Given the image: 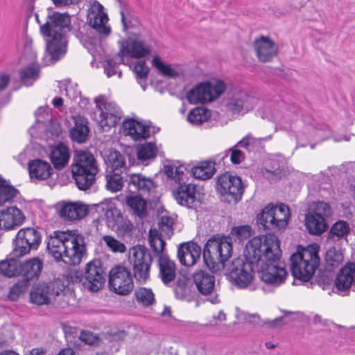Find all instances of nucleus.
<instances>
[{
  "mask_svg": "<svg viewBox=\"0 0 355 355\" xmlns=\"http://www.w3.org/2000/svg\"><path fill=\"white\" fill-rule=\"evenodd\" d=\"M87 214V207L80 202L64 203L60 209L59 215L64 220H80Z\"/></svg>",
  "mask_w": 355,
  "mask_h": 355,
  "instance_id": "27",
  "label": "nucleus"
},
{
  "mask_svg": "<svg viewBox=\"0 0 355 355\" xmlns=\"http://www.w3.org/2000/svg\"><path fill=\"white\" fill-rule=\"evenodd\" d=\"M108 16L104 10V7L98 1H94L92 10L87 17L88 24L100 35L107 37L111 33V28L107 26Z\"/></svg>",
  "mask_w": 355,
  "mask_h": 355,
  "instance_id": "20",
  "label": "nucleus"
},
{
  "mask_svg": "<svg viewBox=\"0 0 355 355\" xmlns=\"http://www.w3.org/2000/svg\"><path fill=\"white\" fill-rule=\"evenodd\" d=\"M252 228L248 225L233 227L229 236V241L232 243V241L241 243L251 236Z\"/></svg>",
  "mask_w": 355,
  "mask_h": 355,
  "instance_id": "41",
  "label": "nucleus"
},
{
  "mask_svg": "<svg viewBox=\"0 0 355 355\" xmlns=\"http://www.w3.org/2000/svg\"><path fill=\"white\" fill-rule=\"evenodd\" d=\"M244 256L258 266L261 281L268 285L278 286L288 276L284 263L280 262V241L274 234L251 239L245 245Z\"/></svg>",
  "mask_w": 355,
  "mask_h": 355,
  "instance_id": "1",
  "label": "nucleus"
},
{
  "mask_svg": "<svg viewBox=\"0 0 355 355\" xmlns=\"http://www.w3.org/2000/svg\"><path fill=\"white\" fill-rule=\"evenodd\" d=\"M130 254L135 278L141 283H145L149 278L153 262L150 251L144 245H137L130 250Z\"/></svg>",
  "mask_w": 355,
  "mask_h": 355,
  "instance_id": "14",
  "label": "nucleus"
},
{
  "mask_svg": "<svg viewBox=\"0 0 355 355\" xmlns=\"http://www.w3.org/2000/svg\"><path fill=\"white\" fill-rule=\"evenodd\" d=\"M125 135H130L135 140L147 139L150 137L149 127L135 119H127L123 122Z\"/></svg>",
  "mask_w": 355,
  "mask_h": 355,
  "instance_id": "29",
  "label": "nucleus"
},
{
  "mask_svg": "<svg viewBox=\"0 0 355 355\" xmlns=\"http://www.w3.org/2000/svg\"><path fill=\"white\" fill-rule=\"evenodd\" d=\"M108 283L110 288L121 295L129 294L134 288L130 270L121 265L115 266L110 270Z\"/></svg>",
  "mask_w": 355,
  "mask_h": 355,
  "instance_id": "16",
  "label": "nucleus"
},
{
  "mask_svg": "<svg viewBox=\"0 0 355 355\" xmlns=\"http://www.w3.org/2000/svg\"><path fill=\"white\" fill-rule=\"evenodd\" d=\"M107 162L111 168L112 172H117L119 169L123 168L125 165V158L117 150H112L110 152L107 156Z\"/></svg>",
  "mask_w": 355,
  "mask_h": 355,
  "instance_id": "49",
  "label": "nucleus"
},
{
  "mask_svg": "<svg viewBox=\"0 0 355 355\" xmlns=\"http://www.w3.org/2000/svg\"><path fill=\"white\" fill-rule=\"evenodd\" d=\"M174 293L176 298L189 301L191 298V289L185 279L179 278L174 287Z\"/></svg>",
  "mask_w": 355,
  "mask_h": 355,
  "instance_id": "47",
  "label": "nucleus"
},
{
  "mask_svg": "<svg viewBox=\"0 0 355 355\" xmlns=\"http://www.w3.org/2000/svg\"><path fill=\"white\" fill-rule=\"evenodd\" d=\"M203 113L205 111L200 108H194L191 110L187 116L188 121L193 124H201L202 123V116H200V112Z\"/></svg>",
  "mask_w": 355,
  "mask_h": 355,
  "instance_id": "60",
  "label": "nucleus"
},
{
  "mask_svg": "<svg viewBox=\"0 0 355 355\" xmlns=\"http://www.w3.org/2000/svg\"><path fill=\"white\" fill-rule=\"evenodd\" d=\"M229 152L231 153L230 161L234 164H239L245 159V154L243 152L234 146L225 152V155H223V159L228 157Z\"/></svg>",
  "mask_w": 355,
  "mask_h": 355,
  "instance_id": "57",
  "label": "nucleus"
},
{
  "mask_svg": "<svg viewBox=\"0 0 355 355\" xmlns=\"http://www.w3.org/2000/svg\"><path fill=\"white\" fill-rule=\"evenodd\" d=\"M254 46L258 60L261 62H270L277 55V46L268 37L261 36L256 39Z\"/></svg>",
  "mask_w": 355,
  "mask_h": 355,
  "instance_id": "25",
  "label": "nucleus"
},
{
  "mask_svg": "<svg viewBox=\"0 0 355 355\" xmlns=\"http://www.w3.org/2000/svg\"><path fill=\"white\" fill-rule=\"evenodd\" d=\"M155 257L157 259L159 277L165 285L173 282L176 277V265L164 252L166 242L161 238H151L149 241Z\"/></svg>",
  "mask_w": 355,
  "mask_h": 355,
  "instance_id": "11",
  "label": "nucleus"
},
{
  "mask_svg": "<svg viewBox=\"0 0 355 355\" xmlns=\"http://www.w3.org/2000/svg\"><path fill=\"white\" fill-rule=\"evenodd\" d=\"M44 268V261L38 257L20 261L19 275L21 279L10 289L9 297L17 300L19 295L27 291L29 286L38 280Z\"/></svg>",
  "mask_w": 355,
  "mask_h": 355,
  "instance_id": "7",
  "label": "nucleus"
},
{
  "mask_svg": "<svg viewBox=\"0 0 355 355\" xmlns=\"http://www.w3.org/2000/svg\"><path fill=\"white\" fill-rule=\"evenodd\" d=\"M257 102L255 97L241 92L229 99L227 106L234 114H239L252 110Z\"/></svg>",
  "mask_w": 355,
  "mask_h": 355,
  "instance_id": "26",
  "label": "nucleus"
},
{
  "mask_svg": "<svg viewBox=\"0 0 355 355\" xmlns=\"http://www.w3.org/2000/svg\"><path fill=\"white\" fill-rule=\"evenodd\" d=\"M343 261V254L335 247L327 251L324 256V268L327 271L334 272Z\"/></svg>",
  "mask_w": 355,
  "mask_h": 355,
  "instance_id": "39",
  "label": "nucleus"
},
{
  "mask_svg": "<svg viewBox=\"0 0 355 355\" xmlns=\"http://www.w3.org/2000/svg\"><path fill=\"white\" fill-rule=\"evenodd\" d=\"M305 225L309 234L320 235L328 227L327 220L322 217H315L311 214H306Z\"/></svg>",
  "mask_w": 355,
  "mask_h": 355,
  "instance_id": "35",
  "label": "nucleus"
},
{
  "mask_svg": "<svg viewBox=\"0 0 355 355\" xmlns=\"http://www.w3.org/2000/svg\"><path fill=\"white\" fill-rule=\"evenodd\" d=\"M182 167V166H175V180L178 182L179 186L174 193L175 198L180 205L188 208H194L197 202L196 196V187L193 184L181 182L184 175Z\"/></svg>",
  "mask_w": 355,
  "mask_h": 355,
  "instance_id": "17",
  "label": "nucleus"
},
{
  "mask_svg": "<svg viewBox=\"0 0 355 355\" xmlns=\"http://www.w3.org/2000/svg\"><path fill=\"white\" fill-rule=\"evenodd\" d=\"M71 171L79 190L86 191L96 180L98 168L94 155L87 150H76L73 157Z\"/></svg>",
  "mask_w": 355,
  "mask_h": 355,
  "instance_id": "5",
  "label": "nucleus"
},
{
  "mask_svg": "<svg viewBox=\"0 0 355 355\" xmlns=\"http://www.w3.org/2000/svg\"><path fill=\"white\" fill-rule=\"evenodd\" d=\"M290 209L283 203L273 205L272 203L265 207L257 216V223L263 230L285 229L290 219Z\"/></svg>",
  "mask_w": 355,
  "mask_h": 355,
  "instance_id": "8",
  "label": "nucleus"
},
{
  "mask_svg": "<svg viewBox=\"0 0 355 355\" xmlns=\"http://www.w3.org/2000/svg\"><path fill=\"white\" fill-rule=\"evenodd\" d=\"M20 81L26 87L32 86L40 78V67L37 63L32 62L19 71Z\"/></svg>",
  "mask_w": 355,
  "mask_h": 355,
  "instance_id": "33",
  "label": "nucleus"
},
{
  "mask_svg": "<svg viewBox=\"0 0 355 355\" xmlns=\"http://www.w3.org/2000/svg\"><path fill=\"white\" fill-rule=\"evenodd\" d=\"M306 214H311L315 217H322L327 220L331 215V209L328 203L318 201L309 206Z\"/></svg>",
  "mask_w": 355,
  "mask_h": 355,
  "instance_id": "45",
  "label": "nucleus"
},
{
  "mask_svg": "<svg viewBox=\"0 0 355 355\" xmlns=\"http://www.w3.org/2000/svg\"><path fill=\"white\" fill-rule=\"evenodd\" d=\"M71 30V16L67 12H59L48 8L46 21L40 27V33L46 39V51L50 60L58 61L67 51V33Z\"/></svg>",
  "mask_w": 355,
  "mask_h": 355,
  "instance_id": "2",
  "label": "nucleus"
},
{
  "mask_svg": "<svg viewBox=\"0 0 355 355\" xmlns=\"http://www.w3.org/2000/svg\"><path fill=\"white\" fill-rule=\"evenodd\" d=\"M42 236L40 232L33 227L19 230L12 241L14 257H22L30 254L32 250H37L41 243Z\"/></svg>",
  "mask_w": 355,
  "mask_h": 355,
  "instance_id": "13",
  "label": "nucleus"
},
{
  "mask_svg": "<svg viewBox=\"0 0 355 355\" xmlns=\"http://www.w3.org/2000/svg\"><path fill=\"white\" fill-rule=\"evenodd\" d=\"M284 315L278 318H275L272 320H267L261 323L260 318L257 314L250 315L249 317L252 318V320L249 322L254 325L257 326H263L264 324H268L269 327L272 328H278L283 326L284 324L287 323L288 321H286V318H288L291 315H293V313L291 311H283Z\"/></svg>",
  "mask_w": 355,
  "mask_h": 355,
  "instance_id": "42",
  "label": "nucleus"
},
{
  "mask_svg": "<svg viewBox=\"0 0 355 355\" xmlns=\"http://www.w3.org/2000/svg\"><path fill=\"white\" fill-rule=\"evenodd\" d=\"M193 282L199 293L208 296L207 301L211 304H218L220 300L216 289V279L211 272L200 270L193 274Z\"/></svg>",
  "mask_w": 355,
  "mask_h": 355,
  "instance_id": "18",
  "label": "nucleus"
},
{
  "mask_svg": "<svg viewBox=\"0 0 355 355\" xmlns=\"http://www.w3.org/2000/svg\"><path fill=\"white\" fill-rule=\"evenodd\" d=\"M87 123L83 118L75 120V125L70 130V137L73 141L80 144L85 142L89 132Z\"/></svg>",
  "mask_w": 355,
  "mask_h": 355,
  "instance_id": "37",
  "label": "nucleus"
},
{
  "mask_svg": "<svg viewBox=\"0 0 355 355\" xmlns=\"http://www.w3.org/2000/svg\"><path fill=\"white\" fill-rule=\"evenodd\" d=\"M284 170L278 161H273L271 168H266L263 175L269 178L270 175L274 177L275 180L280 179L284 175Z\"/></svg>",
  "mask_w": 355,
  "mask_h": 355,
  "instance_id": "56",
  "label": "nucleus"
},
{
  "mask_svg": "<svg viewBox=\"0 0 355 355\" xmlns=\"http://www.w3.org/2000/svg\"><path fill=\"white\" fill-rule=\"evenodd\" d=\"M49 158L55 169L62 170L69 163V149L63 143L60 142L51 148Z\"/></svg>",
  "mask_w": 355,
  "mask_h": 355,
  "instance_id": "28",
  "label": "nucleus"
},
{
  "mask_svg": "<svg viewBox=\"0 0 355 355\" xmlns=\"http://www.w3.org/2000/svg\"><path fill=\"white\" fill-rule=\"evenodd\" d=\"M157 150L155 144L151 142H145L143 144L138 145L135 153L136 158L134 155H131V153H127L130 166L148 165V161L155 159Z\"/></svg>",
  "mask_w": 355,
  "mask_h": 355,
  "instance_id": "23",
  "label": "nucleus"
},
{
  "mask_svg": "<svg viewBox=\"0 0 355 355\" xmlns=\"http://www.w3.org/2000/svg\"><path fill=\"white\" fill-rule=\"evenodd\" d=\"M46 249L55 261L78 265L86 252L85 238L77 231H54L49 238Z\"/></svg>",
  "mask_w": 355,
  "mask_h": 355,
  "instance_id": "3",
  "label": "nucleus"
},
{
  "mask_svg": "<svg viewBox=\"0 0 355 355\" xmlns=\"http://www.w3.org/2000/svg\"><path fill=\"white\" fill-rule=\"evenodd\" d=\"M133 71L136 74L137 79H144L148 75L149 69L145 61L139 60L135 64Z\"/></svg>",
  "mask_w": 355,
  "mask_h": 355,
  "instance_id": "58",
  "label": "nucleus"
},
{
  "mask_svg": "<svg viewBox=\"0 0 355 355\" xmlns=\"http://www.w3.org/2000/svg\"><path fill=\"white\" fill-rule=\"evenodd\" d=\"M103 216L106 219L107 225L112 227H114L116 225L121 217V211L115 207L114 202L110 205L109 209H107V211L105 212V215Z\"/></svg>",
  "mask_w": 355,
  "mask_h": 355,
  "instance_id": "53",
  "label": "nucleus"
},
{
  "mask_svg": "<svg viewBox=\"0 0 355 355\" xmlns=\"http://www.w3.org/2000/svg\"><path fill=\"white\" fill-rule=\"evenodd\" d=\"M349 232L350 227L348 223L345 220H338L331 226L329 232L328 239L336 238V240L338 241L347 236Z\"/></svg>",
  "mask_w": 355,
  "mask_h": 355,
  "instance_id": "44",
  "label": "nucleus"
},
{
  "mask_svg": "<svg viewBox=\"0 0 355 355\" xmlns=\"http://www.w3.org/2000/svg\"><path fill=\"white\" fill-rule=\"evenodd\" d=\"M201 255V248L195 242L189 241L180 244L178 248V257L181 264L186 266H193Z\"/></svg>",
  "mask_w": 355,
  "mask_h": 355,
  "instance_id": "24",
  "label": "nucleus"
},
{
  "mask_svg": "<svg viewBox=\"0 0 355 355\" xmlns=\"http://www.w3.org/2000/svg\"><path fill=\"white\" fill-rule=\"evenodd\" d=\"M94 102L99 112L96 120L102 128L114 127L120 122L123 112L115 103L106 102L103 95L96 97Z\"/></svg>",
  "mask_w": 355,
  "mask_h": 355,
  "instance_id": "15",
  "label": "nucleus"
},
{
  "mask_svg": "<svg viewBox=\"0 0 355 355\" xmlns=\"http://www.w3.org/2000/svg\"><path fill=\"white\" fill-rule=\"evenodd\" d=\"M152 64L164 76L173 78L176 76L178 74V73L172 69L170 65L166 64L157 56L153 58Z\"/></svg>",
  "mask_w": 355,
  "mask_h": 355,
  "instance_id": "54",
  "label": "nucleus"
},
{
  "mask_svg": "<svg viewBox=\"0 0 355 355\" xmlns=\"http://www.w3.org/2000/svg\"><path fill=\"white\" fill-rule=\"evenodd\" d=\"M173 225L174 219L171 216L167 215L162 216L158 223V227L160 231L159 235H157L154 238L159 237L163 240L164 237L170 239L174 232ZM150 237L153 238L151 235ZM150 239V238H149V240Z\"/></svg>",
  "mask_w": 355,
  "mask_h": 355,
  "instance_id": "43",
  "label": "nucleus"
},
{
  "mask_svg": "<svg viewBox=\"0 0 355 355\" xmlns=\"http://www.w3.org/2000/svg\"><path fill=\"white\" fill-rule=\"evenodd\" d=\"M119 6H120V15L121 17V21L123 24V31L128 30L130 26L126 20V15L128 14V9L125 3L122 1H119Z\"/></svg>",
  "mask_w": 355,
  "mask_h": 355,
  "instance_id": "61",
  "label": "nucleus"
},
{
  "mask_svg": "<svg viewBox=\"0 0 355 355\" xmlns=\"http://www.w3.org/2000/svg\"><path fill=\"white\" fill-rule=\"evenodd\" d=\"M103 241L107 245V247L113 252H125L126 250L125 245L116 240L112 236L106 235L103 236Z\"/></svg>",
  "mask_w": 355,
  "mask_h": 355,
  "instance_id": "55",
  "label": "nucleus"
},
{
  "mask_svg": "<svg viewBox=\"0 0 355 355\" xmlns=\"http://www.w3.org/2000/svg\"><path fill=\"white\" fill-rule=\"evenodd\" d=\"M232 244L229 238L220 234L211 236L205 243L202 258L205 266L211 271L217 272L225 267V263L231 257Z\"/></svg>",
  "mask_w": 355,
  "mask_h": 355,
  "instance_id": "6",
  "label": "nucleus"
},
{
  "mask_svg": "<svg viewBox=\"0 0 355 355\" xmlns=\"http://www.w3.org/2000/svg\"><path fill=\"white\" fill-rule=\"evenodd\" d=\"M256 271L259 273L258 266L243 256L232 260L228 267L227 277L234 285L245 288L252 282Z\"/></svg>",
  "mask_w": 355,
  "mask_h": 355,
  "instance_id": "10",
  "label": "nucleus"
},
{
  "mask_svg": "<svg viewBox=\"0 0 355 355\" xmlns=\"http://www.w3.org/2000/svg\"><path fill=\"white\" fill-rule=\"evenodd\" d=\"M129 47V42L128 41H123L121 42V49L118 52L117 55L121 58V63H123V57L125 55L130 56Z\"/></svg>",
  "mask_w": 355,
  "mask_h": 355,
  "instance_id": "64",
  "label": "nucleus"
},
{
  "mask_svg": "<svg viewBox=\"0 0 355 355\" xmlns=\"http://www.w3.org/2000/svg\"><path fill=\"white\" fill-rule=\"evenodd\" d=\"M319 250L320 246L316 243L308 245L305 248L300 245L297 247V252L290 258L291 272L295 279L308 282L313 278L320 264Z\"/></svg>",
  "mask_w": 355,
  "mask_h": 355,
  "instance_id": "4",
  "label": "nucleus"
},
{
  "mask_svg": "<svg viewBox=\"0 0 355 355\" xmlns=\"http://www.w3.org/2000/svg\"><path fill=\"white\" fill-rule=\"evenodd\" d=\"M125 181L128 182L130 188L143 193H148L157 187L153 179L141 173H131Z\"/></svg>",
  "mask_w": 355,
  "mask_h": 355,
  "instance_id": "30",
  "label": "nucleus"
},
{
  "mask_svg": "<svg viewBox=\"0 0 355 355\" xmlns=\"http://www.w3.org/2000/svg\"><path fill=\"white\" fill-rule=\"evenodd\" d=\"M104 71L107 77H111L116 73V63L112 59H109L104 64Z\"/></svg>",
  "mask_w": 355,
  "mask_h": 355,
  "instance_id": "63",
  "label": "nucleus"
},
{
  "mask_svg": "<svg viewBox=\"0 0 355 355\" xmlns=\"http://www.w3.org/2000/svg\"><path fill=\"white\" fill-rule=\"evenodd\" d=\"M332 272H333L326 270L325 268L323 270L320 268L313 281L310 282L311 285L317 284L323 289H325L326 287L330 286L331 284L333 279Z\"/></svg>",
  "mask_w": 355,
  "mask_h": 355,
  "instance_id": "48",
  "label": "nucleus"
},
{
  "mask_svg": "<svg viewBox=\"0 0 355 355\" xmlns=\"http://www.w3.org/2000/svg\"><path fill=\"white\" fill-rule=\"evenodd\" d=\"M254 141L255 138H254L251 134H248L240 140L234 146L236 148L241 147L250 151V146L254 142Z\"/></svg>",
  "mask_w": 355,
  "mask_h": 355,
  "instance_id": "62",
  "label": "nucleus"
},
{
  "mask_svg": "<svg viewBox=\"0 0 355 355\" xmlns=\"http://www.w3.org/2000/svg\"><path fill=\"white\" fill-rule=\"evenodd\" d=\"M138 302L146 306L152 305L155 302V295L150 288H141L135 293Z\"/></svg>",
  "mask_w": 355,
  "mask_h": 355,
  "instance_id": "50",
  "label": "nucleus"
},
{
  "mask_svg": "<svg viewBox=\"0 0 355 355\" xmlns=\"http://www.w3.org/2000/svg\"><path fill=\"white\" fill-rule=\"evenodd\" d=\"M112 202L113 200L111 198H105L99 203L92 205V206L95 208L96 211L99 214L100 217H102Z\"/></svg>",
  "mask_w": 355,
  "mask_h": 355,
  "instance_id": "59",
  "label": "nucleus"
},
{
  "mask_svg": "<svg viewBox=\"0 0 355 355\" xmlns=\"http://www.w3.org/2000/svg\"><path fill=\"white\" fill-rule=\"evenodd\" d=\"M84 284L93 292L101 288L106 281V272L100 259H94L87 263Z\"/></svg>",
  "mask_w": 355,
  "mask_h": 355,
  "instance_id": "19",
  "label": "nucleus"
},
{
  "mask_svg": "<svg viewBox=\"0 0 355 355\" xmlns=\"http://www.w3.org/2000/svg\"><path fill=\"white\" fill-rule=\"evenodd\" d=\"M10 259L0 262V275L7 277H13L19 275L20 261L19 257H14L10 254Z\"/></svg>",
  "mask_w": 355,
  "mask_h": 355,
  "instance_id": "36",
  "label": "nucleus"
},
{
  "mask_svg": "<svg viewBox=\"0 0 355 355\" xmlns=\"http://www.w3.org/2000/svg\"><path fill=\"white\" fill-rule=\"evenodd\" d=\"M354 277L355 263L349 261L340 268L336 277L334 286L337 293L343 296L348 295Z\"/></svg>",
  "mask_w": 355,
  "mask_h": 355,
  "instance_id": "21",
  "label": "nucleus"
},
{
  "mask_svg": "<svg viewBox=\"0 0 355 355\" xmlns=\"http://www.w3.org/2000/svg\"><path fill=\"white\" fill-rule=\"evenodd\" d=\"M208 87L205 83H201L190 89L187 94L188 101L191 104L211 102Z\"/></svg>",
  "mask_w": 355,
  "mask_h": 355,
  "instance_id": "34",
  "label": "nucleus"
},
{
  "mask_svg": "<svg viewBox=\"0 0 355 355\" xmlns=\"http://www.w3.org/2000/svg\"><path fill=\"white\" fill-rule=\"evenodd\" d=\"M214 163L209 161L202 162L199 166L191 168V173L196 179L207 180L215 173Z\"/></svg>",
  "mask_w": 355,
  "mask_h": 355,
  "instance_id": "40",
  "label": "nucleus"
},
{
  "mask_svg": "<svg viewBox=\"0 0 355 355\" xmlns=\"http://www.w3.org/2000/svg\"><path fill=\"white\" fill-rule=\"evenodd\" d=\"M19 194V191L10 185L6 180L0 177V206L6 202H12Z\"/></svg>",
  "mask_w": 355,
  "mask_h": 355,
  "instance_id": "38",
  "label": "nucleus"
},
{
  "mask_svg": "<svg viewBox=\"0 0 355 355\" xmlns=\"http://www.w3.org/2000/svg\"><path fill=\"white\" fill-rule=\"evenodd\" d=\"M69 281L64 275L53 279L49 282H40L32 287L30 300L37 306L48 305L68 286Z\"/></svg>",
  "mask_w": 355,
  "mask_h": 355,
  "instance_id": "9",
  "label": "nucleus"
},
{
  "mask_svg": "<svg viewBox=\"0 0 355 355\" xmlns=\"http://www.w3.org/2000/svg\"><path fill=\"white\" fill-rule=\"evenodd\" d=\"M28 171L30 177L37 180H46L53 173L50 164L40 159L29 162Z\"/></svg>",
  "mask_w": 355,
  "mask_h": 355,
  "instance_id": "32",
  "label": "nucleus"
},
{
  "mask_svg": "<svg viewBox=\"0 0 355 355\" xmlns=\"http://www.w3.org/2000/svg\"><path fill=\"white\" fill-rule=\"evenodd\" d=\"M106 175V189L112 192L120 191L123 187V178L118 172Z\"/></svg>",
  "mask_w": 355,
  "mask_h": 355,
  "instance_id": "51",
  "label": "nucleus"
},
{
  "mask_svg": "<svg viewBox=\"0 0 355 355\" xmlns=\"http://www.w3.org/2000/svg\"><path fill=\"white\" fill-rule=\"evenodd\" d=\"M125 203L132 215L139 217L140 219L147 216V202L141 195H128L125 197Z\"/></svg>",
  "mask_w": 355,
  "mask_h": 355,
  "instance_id": "31",
  "label": "nucleus"
},
{
  "mask_svg": "<svg viewBox=\"0 0 355 355\" xmlns=\"http://www.w3.org/2000/svg\"><path fill=\"white\" fill-rule=\"evenodd\" d=\"M205 86H208L209 94L211 96V101L218 98L226 89V85L223 80H216L214 83L206 82Z\"/></svg>",
  "mask_w": 355,
  "mask_h": 355,
  "instance_id": "52",
  "label": "nucleus"
},
{
  "mask_svg": "<svg viewBox=\"0 0 355 355\" xmlns=\"http://www.w3.org/2000/svg\"><path fill=\"white\" fill-rule=\"evenodd\" d=\"M129 46L130 57L133 58H144L150 53V47L140 40H132L129 43Z\"/></svg>",
  "mask_w": 355,
  "mask_h": 355,
  "instance_id": "46",
  "label": "nucleus"
},
{
  "mask_svg": "<svg viewBox=\"0 0 355 355\" xmlns=\"http://www.w3.org/2000/svg\"><path fill=\"white\" fill-rule=\"evenodd\" d=\"M216 189L223 198V200L230 204L238 203L242 198L244 192V185L241 178L225 172L217 178Z\"/></svg>",
  "mask_w": 355,
  "mask_h": 355,
  "instance_id": "12",
  "label": "nucleus"
},
{
  "mask_svg": "<svg viewBox=\"0 0 355 355\" xmlns=\"http://www.w3.org/2000/svg\"><path fill=\"white\" fill-rule=\"evenodd\" d=\"M26 217L21 210L11 206L0 210V229L10 230L20 226Z\"/></svg>",
  "mask_w": 355,
  "mask_h": 355,
  "instance_id": "22",
  "label": "nucleus"
}]
</instances>
